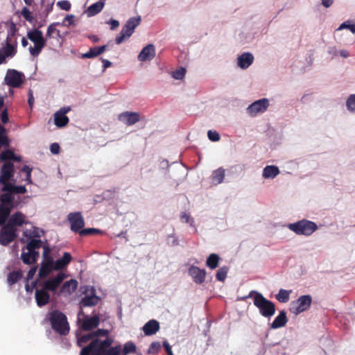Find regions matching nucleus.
<instances>
[{"label": "nucleus", "instance_id": "1", "mask_svg": "<svg viewBox=\"0 0 355 355\" xmlns=\"http://www.w3.org/2000/svg\"><path fill=\"white\" fill-rule=\"evenodd\" d=\"M3 162L0 170V223H3L13 209L22 207L26 203L24 200L29 198L18 196L26 193L27 189L24 185L15 184L14 164Z\"/></svg>", "mask_w": 355, "mask_h": 355}, {"label": "nucleus", "instance_id": "2", "mask_svg": "<svg viewBox=\"0 0 355 355\" xmlns=\"http://www.w3.org/2000/svg\"><path fill=\"white\" fill-rule=\"evenodd\" d=\"M65 277V274L60 272L55 277H50L44 281L40 282L36 279L32 282L30 285L31 286V290H35V299L37 306H44L51 302L49 292L55 293Z\"/></svg>", "mask_w": 355, "mask_h": 355}, {"label": "nucleus", "instance_id": "3", "mask_svg": "<svg viewBox=\"0 0 355 355\" xmlns=\"http://www.w3.org/2000/svg\"><path fill=\"white\" fill-rule=\"evenodd\" d=\"M113 342L114 340L109 337L103 340L96 338L81 349L80 355H119L121 346L118 345L111 347Z\"/></svg>", "mask_w": 355, "mask_h": 355}, {"label": "nucleus", "instance_id": "4", "mask_svg": "<svg viewBox=\"0 0 355 355\" xmlns=\"http://www.w3.org/2000/svg\"><path fill=\"white\" fill-rule=\"evenodd\" d=\"M252 297L253 298L254 305L258 308L259 313L262 316L270 318L275 314L276 310L275 304L267 300L261 293L257 291H251L248 295L243 297L241 299L244 300Z\"/></svg>", "mask_w": 355, "mask_h": 355}, {"label": "nucleus", "instance_id": "5", "mask_svg": "<svg viewBox=\"0 0 355 355\" xmlns=\"http://www.w3.org/2000/svg\"><path fill=\"white\" fill-rule=\"evenodd\" d=\"M46 319L50 322L51 328L59 334L65 336L69 334V325L67 316L61 311H49L46 315Z\"/></svg>", "mask_w": 355, "mask_h": 355}, {"label": "nucleus", "instance_id": "6", "mask_svg": "<svg viewBox=\"0 0 355 355\" xmlns=\"http://www.w3.org/2000/svg\"><path fill=\"white\" fill-rule=\"evenodd\" d=\"M288 228L297 235L310 236L318 230V225L313 221L302 219L293 223H289Z\"/></svg>", "mask_w": 355, "mask_h": 355}, {"label": "nucleus", "instance_id": "7", "mask_svg": "<svg viewBox=\"0 0 355 355\" xmlns=\"http://www.w3.org/2000/svg\"><path fill=\"white\" fill-rule=\"evenodd\" d=\"M141 22V17H133L130 18L122 27L121 32L116 35L115 42L120 44L128 39L135 32V28Z\"/></svg>", "mask_w": 355, "mask_h": 355}, {"label": "nucleus", "instance_id": "8", "mask_svg": "<svg viewBox=\"0 0 355 355\" xmlns=\"http://www.w3.org/2000/svg\"><path fill=\"white\" fill-rule=\"evenodd\" d=\"M83 293H85V295L82 297L78 303L79 317L81 316V315H84V308L94 306L98 304L101 300L100 297L96 295L95 290L93 287L86 286Z\"/></svg>", "mask_w": 355, "mask_h": 355}, {"label": "nucleus", "instance_id": "9", "mask_svg": "<svg viewBox=\"0 0 355 355\" xmlns=\"http://www.w3.org/2000/svg\"><path fill=\"white\" fill-rule=\"evenodd\" d=\"M9 216L10 214L3 223H0V226H1L0 229V245L3 246L8 245L18 236L17 229H14V227H9L6 224Z\"/></svg>", "mask_w": 355, "mask_h": 355}, {"label": "nucleus", "instance_id": "10", "mask_svg": "<svg viewBox=\"0 0 355 355\" xmlns=\"http://www.w3.org/2000/svg\"><path fill=\"white\" fill-rule=\"evenodd\" d=\"M93 314L92 317H89L84 313L80 318L78 314L77 323L83 331L92 330L99 325L100 318L98 315L94 314V312H93Z\"/></svg>", "mask_w": 355, "mask_h": 355}, {"label": "nucleus", "instance_id": "11", "mask_svg": "<svg viewBox=\"0 0 355 355\" xmlns=\"http://www.w3.org/2000/svg\"><path fill=\"white\" fill-rule=\"evenodd\" d=\"M312 304V297L310 295H304L293 301L292 304L293 312L296 314H300L309 309Z\"/></svg>", "mask_w": 355, "mask_h": 355}, {"label": "nucleus", "instance_id": "12", "mask_svg": "<svg viewBox=\"0 0 355 355\" xmlns=\"http://www.w3.org/2000/svg\"><path fill=\"white\" fill-rule=\"evenodd\" d=\"M67 220L70 224V230L74 233L80 234L85 227V219L80 211L71 212L67 215Z\"/></svg>", "mask_w": 355, "mask_h": 355}, {"label": "nucleus", "instance_id": "13", "mask_svg": "<svg viewBox=\"0 0 355 355\" xmlns=\"http://www.w3.org/2000/svg\"><path fill=\"white\" fill-rule=\"evenodd\" d=\"M24 74L15 69H8L4 78V83L14 88L20 87L23 83Z\"/></svg>", "mask_w": 355, "mask_h": 355}, {"label": "nucleus", "instance_id": "14", "mask_svg": "<svg viewBox=\"0 0 355 355\" xmlns=\"http://www.w3.org/2000/svg\"><path fill=\"white\" fill-rule=\"evenodd\" d=\"M269 106V101L267 98H261L251 103L246 109L250 116H254L259 113L264 112Z\"/></svg>", "mask_w": 355, "mask_h": 355}, {"label": "nucleus", "instance_id": "15", "mask_svg": "<svg viewBox=\"0 0 355 355\" xmlns=\"http://www.w3.org/2000/svg\"><path fill=\"white\" fill-rule=\"evenodd\" d=\"M26 218L22 212L17 211L12 215L10 214L6 224L14 229H17V227H21L23 225L28 223Z\"/></svg>", "mask_w": 355, "mask_h": 355}, {"label": "nucleus", "instance_id": "16", "mask_svg": "<svg viewBox=\"0 0 355 355\" xmlns=\"http://www.w3.org/2000/svg\"><path fill=\"white\" fill-rule=\"evenodd\" d=\"M78 287V282L76 279H71L69 281L65 282L60 289L53 295H57L58 296H64L68 297L73 293H74Z\"/></svg>", "mask_w": 355, "mask_h": 355}, {"label": "nucleus", "instance_id": "17", "mask_svg": "<svg viewBox=\"0 0 355 355\" xmlns=\"http://www.w3.org/2000/svg\"><path fill=\"white\" fill-rule=\"evenodd\" d=\"M17 53V49H14V46L3 43L0 49V65L6 63L7 59L14 58Z\"/></svg>", "mask_w": 355, "mask_h": 355}, {"label": "nucleus", "instance_id": "18", "mask_svg": "<svg viewBox=\"0 0 355 355\" xmlns=\"http://www.w3.org/2000/svg\"><path fill=\"white\" fill-rule=\"evenodd\" d=\"M188 274L192 277L193 281L197 284H201L205 282L206 271L205 269L191 266L188 269Z\"/></svg>", "mask_w": 355, "mask_h": 355}, {"label": "nucleus", "instance_id": "19", "mask_svg": "<svg viewBox=\"0 0 355 355\" xmlns=\"http://www.w3.org/2000/svg\"><path fill=\"white\" fill-rule=\"evenodd\" d=\"M118 119L126 125L130 126L139 121V114L135 112H123L119 115Z\"/></svg>", "mask_w": 355, "mask_h": 355}, {"label": "nucleus", "instance_id": "20", "mask_svg": "<svg viewBox=\"0 0 355 355\" xmlns=\"http://www.w3.org/2000/svg\"><path fill=\"white\" fill-rule=\"evenodd\" d=\"M54 260L52 257L44 259L41 263V267L39 270V277L41 279L46 278L52 270L54 269Z\"/></svg>", "mask_w": 355, "mask_h": 355}, {"label": "nucleus", "instance_id": "21", "mask_svg": "<svg viewBox=\"0 0 355 355\" xmlns=\"http://www.w3.org/2000/svg\"><path fill=\"white\" fill-rule=\"evenodd\" d=\"M155 56V48L152 44L146 45L138 55V60L141 62L153 60Z\"/></svg>", "mask_w": 355, "mask_h": 355}, {"label": "nucleus", "instance_id": "22", "mask_svg": "<svg viewBox=\"0 0 355 355\" xmlns=\"http://www.w3.org/2000/svg\"><path fill=\"white\" fill-rule=\"evenodd\" d=\"M254 61V56L251 53L245 52L237 58V65L242 69H248Z\"/></svg>", "mask_w": 355, "mask_h": 355}, {"label": "nucleus", "instance_id": "23", "mask_svg": "<svg viewBox=\"0 0 355 355\" xmlns=\"http://www.w3.org/2000/svg\"><path fill=\"white\" fill-rule=\"evenodd\" d=\"M27 37L34 44H46V40L43 37L42 32L37 28L28 31Z\"/></svg>", "mask_w": 355, "mask_h": 355}, {"label": "nucleus", "instance_id": "24", "mask_svg": "<svg viewBox=\"0 0 355 355\" xmlns=\"http://www.w3.org/2000/svg\"><path fill=\"white\" fill-rule=\"evenodd\" d=\"M159 323L155 320H149L142 327V330L146 336L154 335L159 331Z\"/></svg>", "mask_w": 355, "mask_h": 355}, {"label": "nucleus", "instance_id": "25", "mask_svg": "<svg viewBox=\"0 0 355 355\" xmlns=\"http://www.w3.org/2000/svg\"><path fill=\"white\" fill-rule=\"evenodd\" d=\"M288 322L286 312L282 310L279 312V315L275 318L273 322L270 324V328L273 329L283 327Z\"/></svg>", "mask_w": 355, "mask_h": 355}, {"label": "nucleus", "instance_id": "26", "mask_svg": "<svg viewBox=\"0 0 355 355\" xmlns=\"http://www.w3.org/2000/svg\"><path fill=\"white\" fill-rule=\"evenodd\" d=\"M2 161L19 162L21 161V157L15 155L12 149H5L0 153V162Z\"/></svg>", "mask_w": 355, "mask_h": 355}, {"label": "nucleus", "instance_id": "27", "mask_svg": "<svg viewBox=\"0 0 355 355\" xmlns=\"http://www.w3.org/2000/svg\"><path fill=\"white\" fill-rule=\"evenodd\" d=\"M105 0H99L98 1L92 4L86 10L85 13L87 17H91L98 14L104 8Z\"/></svg>", "mask_w": 355, "mask_h": 355}, {"label": "nucleus", "instance_id": "28", "mask_svg": "<svg viewBox=\"0 0 355 355\" xmlns=\"http://www.w3.org/2000/svg\"><path fill=\"white\" fill-rule=\"evenodd\" d=\"M39 256V252H33L28 250H27V252H24V250H23L21 254V259L24 264L32 265L37 262Z\"/></svg>", "mask_w": 355, "mask_h": 355}, {"label": "nucleus", "instance_id": "29", "mask_svg": "<svg viewBox=\"0 0 355 355\" xmlns=\"http://www.w3.org/2000/svg\"><path fill=\"white\" fill-rule=\"evenodd\" d=\"M280 171L279 168L275 165H268L263 169L262 176L265 179H274L276 178Z\"/></svg>", "mask_w": 355, "mask_h": 355}, {"label": "nucleus", "instance_id": "30", "mask_svg": "<svg viewBox=\"0 0 355 355\" xmlns=\"http://www.w3.org/2000/svg\"><path fill=\"white\" fill-rule=\"evenodd\" d=\"M71 255L69 252H64L63 256L54 261V270H58L64 268L71 261Z\"/></svg>", "mask_w": 355, "mask_h": 355}, {"label": "nucleus", "instance_id": "31", "mask_svg": "<svg viewBox=\"0 0 355 355\" xmlns=\"http://www.w3.org/2000/svg\"><path fill=\"white\" fill-rule=\"evenodd\" d=\"M225 175V170L223 167L213 171L211 179L214 184H219L223 182Z\"/></svg>", "mask_w": 355, "mask_h": 355}, {"label": "nucleus", "instance_id": "32", "mask_svg": "<svg viewBox=\"0 0 355 355\" xmlns=\"http://www.w3.org/2000/svg\"><path fill=\"white\" fill-rule=\"evenodd\" d=\"M28 243L26 247L23 248L22 250L26 249L30 252H39V250L42 246V241L37 239H26Z\"/></svg>", "mask_w": 355, "mask_h": 355}, {"label": "nucleus", "instance_id": "33", "mask_svg": "<svg viewBox=\"0 0 355 355\" xmlns=\"http://www.w3.org/2000/svg\"><path fill=\"white\" fill-rule=\"evenodd\" d=\"M60 25V22H54L51 24L46 31V37L49 38H57L61 39L62 36L61 35L60 31L56 28L57 26Z\"/></svg>", "mask_w": 355, "mask_h": 355}, {"label": "nucleus", "instance_id": "34", "mask_svg": "<svg viewBox=\"0 0 355 355\" xmlns=\"http://www.w3.org/2000/svg\"><path fill=\"white\" fill-rule=\"evenodd\" d=\"M23 274L21 270L10 272L7 277L8 285L12 286L22 278Z\"/></svg>", "mask_w": 355, "mask_h": 355}, {"label": "nucleus", "instance_id": "35", "mask_svg": "<svg viewBox=\"0 0 355 355\" xmlns=\"http://www.w3.org/2000/svg\"><path fill=\"white\" fill-rule=\"evenodd\" d=\"M54 121L55 125L57 127L63 128L68 124L69 119L66 115H62V114L56 112L54 114Z\"/></svg>", "mask_w": 355, "mask_h": 355}, {"label": "nucleus", "instance_id": "36", "mask_svg": "<svg viewBox=\"0 0 355 355\" xmlns=\"http://www.w3.org/2000/svg\"><path fill=\"white\" fill-rule=\"evenodd\" d=\"M220 258L218 254L212 253L209 255L206 261V266L210 269H215L218 266Z\"/></svg>", "mask_w": 355, "mask_h": 355}, {"label": "nucleus", "instance_id": "37", "mask_svg": "<svg viewBox=\"0 0 355 355\" xmlns=\"http://www.w3.org/2000/svg\"><path fill=\"white\" fill-rule=\"evenodd\" d=\"M44 232L42 230H40L38 227H33L32 230H30V234H28V230H25L23 232V235L26 239H39L43 234Z\"/></svg>", "mask_w": 355, "mask_h": 355}, {"label": "nucleus", "instance_id": "38", "mask_svg": "<svg viewBox=\"0 0 355 355\" xmlns=\"http://www.w3.org/2000/svg\"><path fill=\"white\" fill-rule=\"evenodd\" d=\"M292 293L291 290H285L281 288L278 293L276 294V299L281 303H286L290 300V295Z\"/></svg>", "mask_w": 355, "mask_h": 355}, {"label": "nucleus", "instance_id": "39", "mask_svg": "<svg viewBox=\"0 0 355 355\" xmlns=\"http://www.w3.org/2000/svg\"><path fill=\"white\" fill-rule=\"evenodd\" d=\"M137 351V347L132 341H128L123 345V349H121V353L123 355H128L130 354H134Z\"/></svg>", "mask_w": 355, "mask_h": 355}, {"label": "nucleus", "instance_id": "40", "mask_svg": "<svg viewBox=\"0 0 355 355\" xmlns=\"http://www.w3.org/2000/svg\"><path fill=\"white\" fill-rule=\"evenodd\" d=\"M0 144L1 146H4V148H8L10 146L6 129L1 125H0Z\"/></svg>", "mask_w": 355, "mask_h": 355}, {"label": "nucleus", "instance_id": "41", "mask_svg": "<svg viewBox=\"0 0 355 355\" xmlns=\"http://www.w3.org/2000/svg\"><path fill=\"white\" fill-rule=\"evenodd\" d=\"M94 337L92 332L88 333L85 335H83L77 339V345L79 347H82L84 344L87 343L89 340H94Z\"/></svg>", "mask_w": 355, "mask_h": 355}, {"label": "nucleus", "instance_id": "42", "mask_svg": "<svg viewBox=\"0 0 355 355\" xmlns=\"http://www.w3.org/2000/svg\"><path fill=\"white\" fill-rule=\"evenodd\" d=\"M229 268L227 266H223L220 268L216 274L217 280L220 282H224L227 277Z\"/></svg>", "mask_w": 355, "mask_h": 355}, {"label": "nucleus", "instance_id": "43", "mask_svg": "<svg viewBox=\"0 0 355 355\" xmlns=\"http://www.w3.org/2000/svg\"><path fill=\"white\" fill-rule=\"evenodd\" d=\"M346 107L352 113H355V94H350L346 101Z\"/></svg>", "mask_w": 355, "mask_h": 355}, {"label": "nucleus", "instance_id": "44", "mask_svg": "<svg viewBox=\"0 0 355 355\" xmlns=\"http://www.w3.org/2000/svg\"><path fill=\"white\" fill-rule=\"evenodd\" d=\"M161 344L159 342H157V341H155V342H153L148 350H147V354H157L159 350L161 349Z\"/></svg>", "mask_w": 355, "mask_h": 355}, {"label": "nucleus", "instance_id": "45", "mask_svg": "<svg viewBox=\"0 0 355 355\" xmlns=\"http://www.w3.org/2000/svg\"><path fill=\"white\" fill-rule=\"evenodd\" d=\"M98 55H100L99 53L96 49V46H94V47L90 48L87 52L83 53L81 55V58H94L95 57H97Z\"/></svg>", "mask_w": 355, "mask_h": 355}, {"label": "nucleus", "instance_id": "46", "mask_svg": "<svg viewBox=\"0 0 355 355\" xmlns=\"http://www.w3.org/2000/svg\"><path fill=\"white\" fill-rule=\"evenodd\" d=\"M32 171H33V168L27 165L24 166L21 168V171L25 173L26 175L25 180L26 181L27 184H31L33 183L32 179H31Z\"/></svg>", "mask_w": 355, "mask_h": 355}, {"label": "nucleus", "instance_id": "47", "mask_svg": "<svg viewBox=\"0 0 355 355\" xmlns=\"http://www.w3.org/2000/svg\"><path fill=\"white\" fill-rule=\"evenodd\" d=\"M186 74V69L184 67H180L175 71L172 72V77L175 80H182Z\"/></svg>", "mask_w": 355, "mask_h": 355}, {"label": "nucleus", "instance_id": "48", "mask_svg": "<svg viewBox=\"0 0 355 355\" xmlns=\"http://www.w3.org/2000/svg\"><path fill=\"white\" fill-rule=\"evenodd\" d=\"M101 232H102V231L98 229L90 227V228L83 229L81 230V232H80L79 234L81 236H85L90 235V234H100Z\"/></svg>", "mask_w": 355, "mask_h": 355}, {"label": "nucleus", "instance_id": "49", "mask_svg": "<svg viewBox=\"0 0 355 355\" xmlns=\"http://www.w3.org/2000/svg\"><path fill=\"white\" fill-rule=\"evenodd\" d=\"M45 44H34V46L29 47V52L33 56H37L44 47Z\"/></svg>", "mask_w": 355, "mask_h": 355}, {"label": "nucleus", "instance_id": "50", "mask_svg": "<svg viewBox=\"0 0 355 355\" xmlns=\"http://www.w3.org/2000/svg\"><path fill=\"white\" fill-rule=\"evenodd\" d=\"M21 15L24 17V19L28 21L29 23H32L33 21V17L32 15L31 12L27 7H24L21 11Z\"/></svg>", "mask_w": 355, "mask_h": 355}, {"label": "nucleus", "instance_id": "51", "mask_svg": "<svg viewBox=\"0 0 355 355\" xmlns=\"http://www.w3.org/2000/svg\"><path fill=\"white\" fill-rule=\"evenodd\" d=\"M166 241L167 244L172 247L177 246L180 244L178 238L174 234H168Z\"/></svg>", "mask_w": 355, "mask_h": 355}, {"label": "nucleus", "instance_id": "52", "mask_svg": "<svg viewBox=\"0 0 355 355\" xmlns=\"http://www.w3.org/2000/svg\"><path fill=\"white\" fill-rule=\"evenodd\" d=\"M10 28L8 31V35L7 37H15L17 35V33L18 32V28L16 26V24L12 21H10Z\"/></svg>", "mask_w": 355, "mask_h": 355}, {"label": "nucleus", "instance_id": "53", "mask_svg": "<svg viewBox=\"0 0 355 355\" xmlns=\"http://www.w3.org/2000/svg\"><path fill=\"white\" fill-rule=\"evenodd\" d=\"M57 6L62 10L69 11L71 9V3L67 0L57 2Z\"/></svg>", "mask_w": 355, "mask_h": 355}, {"label": "nucleus", "instance_id": "54", "mask_svg": "<svg viewBox=\"0 0 355 355\" xmlns=\"http://www.w3.org/2000/svg\"><path fill=\"white\" fill-rule=\"evenodd\" d=\"M207 137L211 141H218L220 140V135L216 131L209 130L207 132Z\"/></svg>", "mask_w": 355, "mask_h": 355}, {"label": "nucleus", "instance_id": "55", "mask_svg": "<svg viewBox=\"0 0 355 355\" xmlns=\"http://www.w3.org/2000/svg\"><path fill=\"white\" fill-rule=\"evenodd\" d=\"M94 338H98L99 336H107L109 331L107 329H98L92 331Z\"/></svg>", "mask_w": 355, "mask_h": 355}, {"label": "nucleus", "instance_id": "56", "mask_svg": "<svg viewBox=\"0 0 355 355\" xmlns=\"http://www.w3.org/2000/svg\"><path fill=\"white\" fill-rule=\"evenodd\" d=\"M180 219H181L182 222L185 223H189L191 227H194L193 219L191 218L190 216L188 214H187L186 213H182V214L180 216Z\"/></svg>", "mask_w": 355, "mask_h": 355}, {"label": "nucleus", "instance_id": "57", "mask_svg": "<svg viewBox=\"0 0 355 355\" xmlns=\"http://www.w3.org/2000/svg\"><path fill=\"white\" fill-rule=\"evenodd\" d=\"M3 43H6L8 45L12 46H14V49H17V44L18 43H17L16 36L10 37H7L6 40H5V42Z\"/></svg>", "mask_w": 355, "mask_h": 355}, {"label": "nucleus", "instance_id": "58", "mask_svg": "<svg viewBox=\"0 0 355 355\" xmlns=\"http://www.w3.org/2000/svg\"><path fill=\"white\" fill-rule=\"evenodd\" d=\"M37 270V266L32 267L28 272L26 281L28 282L30 279H32L35 275Z\"/></svg>", "mask_w": 355, "mask_h": 355}, {"label": "nucleus", "instance_id": "59", "mask_svg": "<svg viewBox=\"0 0 355 355\" xmlns=\"http://www.w3.org/2000/svg\"><path fill=\"white\" fill-rule=\"evenodd\" d=\"M114 193L110 190L104 191L101 196L103 200H107L112 198Z\"/></svg>", "mask_w": 355, "mask_h": 355}, {"label": "nucleus", "instance_id": "60", "mask_svg": "<svg viewBox=\"0 0 355 355\" xmlns=\"http://www.w3.org/2000/svg\"><path fill=\"white\" fill-rule=\"evenodd\" d=\"M107 24H110V29L112 31L115 30L119 26V21L114 19H111L110 20L107 21Z\"/></svg>", "mask_w": 355, "mask_h": 355}, {"label": "nucleus", "instance_id": "61", "mask_svg": "<svg viewBox=\"0 0 355 355\" xmlns=\"http://www.w3.org/2000/svg\"><path fill=\"white\" fill-rule=\"evenodd\" d=\"M51 153L53 155L59 153L60 146L58 143H53L50 146Z\"/></svg>", "mask_w": 355, "mask_h": 355}, {"label": "nucleus", "instance_id": "62", "mask_svg": "<svg viewBox=\"0 0 355 355\" xmlns=\"http://www.w3.org/2000/svg\"><path fill=\"white\" fill-rule=\"evenodd\" d=\"M163 347H164L168 355H173L172 349H171V346L169 345L168 341L164 340L163 342Z\"/></svg>", "mask_w": 355, "mask_h": 355}, {"label": "nucleus", "instance_id": "63", "mask_svg": "<svg viewBox=\"0 0 355 355\" xmlns=\"http://www.w3.org/2000/svg\"><path fill=\"white\" fill-rule=\"evenodd\" d=\"M8 114L7 109H5L1 114V120L3 123H6L8 121Z\"/></svg>", "mask_w": 355, "mask_h": 355}, {"label": "nucleus", "instance_id": "64", "mask_svg": "<svg viewBox=\"0 0 355 355\" xmlns=\"http://www.w3.org/2000/svg\"><path fill=\"white\" fill-rule=\"evenodd\" d=\"M351 21L347 20L342 23L339 27L336 29V31H341L343 29H349V27L350 26Z\"/></svg>", "mask_w": 355, "mask_h": 355}]
</instances>
